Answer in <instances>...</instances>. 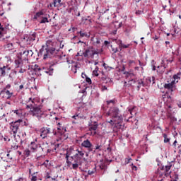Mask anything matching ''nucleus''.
Instances as JSON below:
<instances>
[{
  "label": "nucleus",
  "instance_id": "59",
  "mask_svg": "<svg viewBox=\"0 0 181 181\" xmlns=\"http://www.w3.org/2000/svg\"><path fill=\"white\" fill-rule=\"evenodd\" d=\"M18 88H19V90H23V88H24L23 84L20 85Z\"/></svg>",
  "mask_w": 181,
  "mask_h": 181
},
{
  "label": "nucleus",
  "instance_id": "10",
  "mask_svg": "<svg viewBox=\"0 0 181 181\" xmlns=\"http://www.w3.org/2000/svg\"><path fill=\"white\" fill-rule=\"evenodd\" d=\"M21 122H22V119H18L10 123L11 134L13 133V136H16V134H18V131H19V127H21Z\"/></svg>",
  "mask_w": 181,
  "mask_h": 181
},
{
  "label": "nucleus",
  "instance_id": "43",
  "mask_svg": "<svg viewBox=\"0 0 181 181\" xmlns=\"http://www.w3.org/2000/svg\"><path fill=\"white\" fill-rule=\"evenodd\" d=\"M24 155H25V156H27V158L29 157V156H30V150H29V149L25 150V151H24Z\"/></svg>",
  "mask_w": 181,
  "mask_h": 181
},
{
  "label": "nucleus",
  "instance_id": "36",
  "mask_svg": "<svg viewBox=\"0 0 181 181\" xmlns=\"http://www.w3.org/2000/svg\"><path fill=\"white\" fill-rule=\"evenodd\" d=\"M115 103H116L115 99L110 100L106 101L107 105H110V104H112V105H114V104H115Z\"/></svg>",
  "mask_w": 181,
  "mask_h": 181
},
{
  "label": "nucleus",
  "instance_id": "62",
  "mask_svg": "<svg viewBox=\"0 0 181 181\" xmlns=\"http://www.w3.org/2000/svg\"><path fill=\"white\" fill-rule=\"evenodd\" d=\"M4 30H5V28H4V27H0V32L2 33V32H4Z\"/></svg>",
  "mask_w": 181,
  "mask_h": 181
},
{
  "label": "nucleus",
  "instance_id": "26",
  "mask_svg": "<svg viewBox=\"0 0 181 181\" xmlns=\"http://www.w3.org/2000/svg\"><path fill=\"white\" fill-rule=\"evenodd\" d=\"M138 86L137 90H140L141 87H146L145 81H142L141 79L137 81Z\"/></svg>",
  "mask_w": 181,
  "mask_h": 181
},
{
  "label": "nucleus",
  "instance_id": "17",
  "mask_svg": "<svg viewBox=\"0 0 181 181\" xmlns=\"http://www.w3.org/2000/svg\"><path fill=\"white\" fill-rule=\"evenodd\" d=\"M173 82L176 84V83H179V80H180L181 73H177L175 74L173 77L171 76H168Z\"/></svg>",
  "mask_w": 181,
  "mask_h": 181
},
{
  "label": "nucleus",
  "instance_id": "46",
  "mask_svg": "<svg viewBox=\"0 0 181 181\" xmlns=\"http://www.w3.org/2000/svg\"><path fill=\"white\" fill-rule=\"evenodd\" d=\"M72 118H74V119L78 120V119H81V116H80V115H74L72 117Z\"/></svg>",
  "mask_w": 181,
  "mask_h": 181
},
{
  "label": "nucleus",
  "instance_id": "5",
  "mask_svg": "<svg viewBox=\"0 0 181 181\" xmlns=\"http://www.w3.org/2000/svg\"><path fill=\"white\" fill-rule=\"evenodd\" d=\"M172 168V163H169L167 165L159 168L156 173L158 175V178L157 181H163L165 177H169L170 176V168Z\"/></svg>",
  "mask_w": 181,
  "mask_h": 181
},
{
  "label": "nucleus",
  "instance_id": "16",
  "mask_svg": "<svg viewBox=\"0 0 181 181\" xmlns=\"http://www.w3.org/2000/svg\"><path fill=\"white\" fill-rule=\"evenodd\" d=\"M167 118L168 119H170V125L172 126L176 121H177V119L176 117H173V115L170 112L167 113Z\"/></svg>",
  "mask_w": 181,
  "mask_h": 181
},
{
  "label": "nucleus",
  "instance_id": "23",
  "mask_svg": "<svg viewBox=\"0 0 181 181\" xmlns=\"http://www.w3.org/2000/svg\"><path fill=\"white\" fill-rule=\"evenodd\" d=\"M1 94H6L8 99H9V98H11V97H12V93H11L9 90H6V88H4L1 91L0 95H1Z\"/></svg>",
  "mask_w": 181,
  "mask_h": 181
},
{
  "label": "nucleus",
  "instance_id": "58",
  "mask_svg": "<svg viewBox=\"0 0 181 181\" xmlns=\"http://www.w3.org/2000/svg\"><path fill=\"white\" fill-rule=\"evenodd\" d=\"M66 11H67V12H68L69 13H71V11H73V8H68Z\"/></svg>",
  "mask_w": 181,
  "mask_h": 181
},
{
  "label": "nucleus",
  "instance_id": "3",
  "mask_svg": "<svg viewBox=\"0 0 181 181\" xmlns=\"http://www.w3.org/2000/svg\"><path fill=\"white\" fill-rule=\"evenodd\" d=\"M57 52H59V50L53 47V42L48 40L47 41L46 45L42 46L40 49L39 54L43 57L44 60H46V59L54 57V56L57 54Z\"/></svg>",
  "mask_w": 181,
  "mask_h": 181
},
{
  "label": "nucleus",
  "instance_id": "52",
  "mask_svg": "<svg viewBox=\"0 0 181 181\" xmlns=\"http://www.w3.org/2000/svg\"><path fill=\"white\" fill-rule=\"evenodd\" d=\"M11 148H12L13 149H14V150H16V149H18V145H16V144H13V145L11 146Z\"/></svg>",
  "mask_w": 181,
  "mask_h": 181
},
{
  "label": "nucleus",
  "instance_id": "20",
  "mask_svg": "<svg viewBox=\"0 0 181 181\" xmlns=\"http://www.w3.org/2000/svg\"><path fill=\"white\" fill-rule=\"evenodd\" d=\"M57 130H58V132H59V134H61V135H63V134H64V132H66V127H63V123H62V122L57 123Z\"/></svg>",
  "mask_w": 181,
  "mask_h": 181
},
{
  "label": "nucleus",
  "instance_id": "44",
  "mask_svg": "<svg viewBox=\"0 0 181 181\" xmlns=\"http://www.w3.org/2000/svg\"><path fill=\"white\" fill-rule=\"evenodd\" d=\"M41 149H42V152H46V151L47 152H50V149H49V148L45 146V144L43 145L42 147H41Z\"/></svg>",
  "mask_w": 181,
  "mask_h": 181
},
{
  "label": "nucleus",
  "instance_id": "24",
  "mask_svg": "<svg viewBox=\"0 0 181 181\" xmlns=\"http://www.w3.org/2000/svg\"><path fill=\"white\" fill-rule=\"evenodd\" d=\"M35 40H36V33H33L27 39V42H29V43H32V42H35Z\"/></svg>",
  "mask_w": 181,
  "mask_h": 181
},
{
  "label": "nucleus",
  "instance_id": "13",
  "mask_svg": "<svg viewBox=\"0 0 181 181\" xmlns=\"http://www.w3.org/2000/svg\"><path fill=\"white\" fill-rule=\"evenodd\" d=\"M53 70L54 69L52 65H49L47 67L42 66V73H46L49 76H52V74H53Z\"/></svg>",
  "mask_w": 181,
  "mask_h": 181
},
{
  "label": "nucleus",
  "instance_id": "8",
  "mask_svg": "<svg viewBox=\"0 0 181 181\" xmlns=\"http://www.w3.org/2000/svg\"><path fill=\"white\" fill-rule=\"evenodd\" d=\"M50 134L57 135V132L54 131V129L51 127H43L40 129V136L42 138V139H46V138H47L48 135H50Z\"/></svg>",
  "mask_w": 181,
  "mask_h": 181
},
{
  "label": "nucleus",
  "instance_id": "15",
  "mask_svg": "<svg viewBox=\"0 0 181 181\" xmlns=\"http://www.w3.org/2000/svg\"><path fill=\"white\" fill-rule=\"evenodd\" d=\"M77 35H79L78 39H83V37H86V39H90V33L84 32V31H79L77 32Z\"/></svg>",
  "mask_w": 181,
  "mask_h": 181
},
{
  "label": "nucleus",
  "instance_id": "12",
  "mask_svg": "<svg viewBox=\"0 0 181 181\" xmlns=\"http://www.w3.org/2000/svg\"><path fill=\"white\" fill-rule=\"evenodd\" d=\"M81 146L88 149V152H93V150L94 149V148H93V144H91V141L88 139L84 140L81 143Z\"/></svg>",
  "mask_w": 181,
  "mask_h": 181
},
{
  "label": "nucleus",
  "instance_id": "9",
  "mask_svg": "<svg viewBox=\"0 0 181 181\" xmlns=\"http://www.w3.org/2000/svg\"><path fill=\"white\" fill-rule=\"evenodd\" d=\"M66 163H67V166L68 168H70V166H72L71 169H74V170H77V169H78V166H80V165H81V163H80V161H78V160L77 159H69V158H70V154L66 153Z\"/></svg>",
  "mask_w": 181,
  "mask_h": 181
},
{
  "label": "nucleus",
  "instance_id": "1",
  "mask_svg": "<svg viewBox=\"0 0 181 181\" xmlns=\"http://www.w3.org/2000/svg\"><path fill=\"white\" fill-rule=\"evenodd\" d=\"M105 117H110L111 119L107 120L108 124L114 126L113 131L118 132L119 129L122 128V122H124V117L121 115V111L117 107H110L109 111L106 113Z\"/></svg>",
  "mask_w": 181,
  "mask_h": 181
},
{
  "label": "nucleus",
  "instance_id": "42",
  "mask_svg": "<svg viewBox=\"0 0 181 181\" xmlns=\"http://www.w3.org/2000/svg\"><path fill=\"white\" fill-rule=\"evenodd\" d=\"M111 49L112 53H117L118 52V48L117 47H114V45H111Z\"/></svg>",
  "mask_w": 181,
  "mask_h": 181
},
{
  "label": "nucleus",
  "instance_id": "7",
  "mask_svg": "<svg viewBox=\"0 0 181 181\" xmlns=\"http://www.w3.org/2000/svg\"><path fill=\"white\" fill-rule=\"evenodd\" d=\"M66 153H68L69 156L73 155L71 156V159L72 160L77 159V160L80 161L84 158L83 151L79 149L74 150V148H70L69 151H67Z\"/></svg>",
  "mask_w": 181,
  "mask_h": 181
},
{
  "label": "nucleus",
  "instance_id": "55",
  "mask_svg": "<svg viewBox=\"0 0 181 181\" xmlns=\"http://www.w3.org/2000/svg\"><path fill=\"white\" fill-rule=\"evenodd\" d=\"M4 140L6 141L9 142V141H11V139H8V136H5V137L4 138Z\"/></svg>",
  "mask_w": 181,
  "mask_h": 181
},
{
  "label": "nucleus",
  "instance_id": "4",
  "mask_svg": "<svg viewBox=\"0 0 181 181\" xmlns=\"http://www.w3.org/2000/svg\"><path fill=\"white\" fill-rule=\"evenodd\" d=\"M16 69L18 73L22 74L26 71L28 64H29V59L18 57L14 61Z\"/></svg>",
  "mask_w": 181,
  "mask_h": 181
},
{
  "label": "nucleus",
  "instance_id": "61",
  "mask_svg": "<svg viewBox=\"0 0 181 181\" xmlns=\"http://www.w3.org/2000/svg\"><path fill=\"white\" fill-rule=\"evenodd\" d=\"M71 29H72V32H76V30H77V28L76 27H72Z\"/></svg>",
  "mask_w": 181,
  "mask_h": 181
},
{
  "label": "nucleus",
  "instance_id": "57",
  "mask_svg": "<svg viewBox=\"0 0 181 181\" xmlns=\"http://www.w3.org/2000/svg\"><path fill=\"white\" fill-rule=\"evenodd\" d=\"M4 88H6V90H9V88H11V84L6 85V86Z\"/></svg>",
  "mask_w": 181,
  "mask_h": 181
},
{
  "label": "nucleus",
  "instance_id": "6",
  "mask_svg": "<svg viewBox=\"0 0 181 181\" xmlns=\"http://www.w3.org/2000/svg\"><path fill=\"white\" fill-rule=\"evenodd\" d=\"M103 53V49H94L93 47H90L85 49V52L81 54V56H83L86 59H94V56L97 54H101Z\"/></svg>",
  "mask_w": 181,
  "mask_h": 181
},
{
  "label": "nucleus",
  "instance_id": "37",
  "mask_svg": "<svg viewBox=\"0 0 181 181\" xmlns=\"http://www.w3.org/2000/svg\"><path fill=\"white\" fill-rule=\"evenodd\" d=\"M6 47L8 49V50H12L13 49V44L12 42H8L6 45Z\"/></svg>",
  "mask_w": 181,
  "mask_h": 181
},
{
  "label": "nucleus",
  "instance_id": "48",
  "mask_svg": "<svg viewBox=\"0 0 181 181\" xmlns=\"http://www.w3.org/2000/svg\"><path fill=\"white\" fill-rule=\"evenodd\" d=\"M111 151H112V148L109 145V146L106 148L105 152H107V153H111Z\"/></svg>",
  "mask_w": 181,
  "mask_h": 181
},
{
  "label": "nucleus",
  "instance_id": "34",
  "mask_svg": "<svg viewBox=\"0 0 181 181\" xmlns=\"http://www.w3.org/2000/svg\"><path fill=\"white\" fill-rule=\"evenodd\" d=\"M129 46H132V44H128V45H125V44H122L121 47H120V50H122V49H128V47H129Z\"/></svg>",
  "mask_w": 181,
  "mask_h": 181
},
{
  "label": "nucleus",
  "instance_id": "25",
  "mask_svg": "<svg viewBox=\"0 0 181 181\" xmlns=\"http://www.w3.org/2000/svg\"><path fill=\"white\" fill-rule=\"evenodd\" d=\"M29 55V50H25L23 52H20L18 57H23L24 59H28V56Z\"/></svg>",
  "mask_w": 181,
  "mask_h": 181
},
{
  "label": "nucleus",
  "instance_id": "41",
  "mask_svg": "<svg viewBox=\"0 0 181 181\" xmlns=\"http://www.w3.org/2000/svg\"><path fill=\"white\" fill-rule=\"evenodd\" d=\"M14 114H16L18 117H22V110H15Z\"/></svg>",
  "mask_w": 181,
  "mask_h": 181
},
{
  "label": "nucleus",
  "instance_id": "32",
  "mask_svg": "<svg viewBox=\"0 0 181 181\" xmlns=\"http://www.w3.org/2000/svg\"><path fill=\"white\" fill-rule=\"evenodd\" d=\"M97 128H98V124H91L89 127V130L97 131Z\"/></svg>",
  "mask_w": 181,
  "mask_h": 181
},
{
  "label": "nucleus",
  "instance_id": "11",
  "mask_svg": "<svg viewBox=\"0 0 181 181\" xmlns=\"http://www.w3.org/2000/svg\"><path fill=\"white\" fill-rule=\"evenodd\" d=\"M175 84L173 81L170 79V77L167 76L166 83L163 85V87L165 90H168L170 93H173V91L176 90V86Z\"/></svg>",
  "mask_w": 181,
  "mask_h": 181
},
{
  "label": "nucleus",
  "instance_id": "22",
  "mask_svg": "<svg viewBox=\"0 0 181 181\" xmlns=\"http://www.w3.org/2000/svg\"><path fill=\"white\" fill-rule=\"evenodd\" d=\"M100 81H103V84H111L112 83V81L111 78L107 77V76H102L100 78Z\"/></svg>",
  "mask_w": 181,
  "mask_h": 181
},
{
  "label": "nucleus",
  "instance_id": "53",
  "mask_svg": "<svg viewBox=\"0 0 181 181\" xmlns=\"http://www.w3.org/2000/svg\"><path fill=\"white\" fill-rule=\"evenodd\" d=\"M124 74H127V77H129V76H134V74L129 72H124Z\"/></svg>",
  "mask_w": 181,
  "mask_h": 181
},
{
  "label": "nucleus",
  "instance_id": "49",
  "mask_svg": "<svg viewBox=\"0 0 181 181\" xmlns=\"http://www.w3.org/2000/svg\"><path fill=\"white\" fill-rule=\"evenodd\" d=\"M101 90H102V91H105V90H107V86H105V85H104V83H103Z\"/></svg>",
  "mask_w": 181,
  "mask_h": 181
},
{
  "label": "nucleus",
  "instance_id": "39",
  "mask_svg": "<svg viewBox=\"0 0 181 181\" xmlns=\"http://www.w3.org/2000/svg\"><path fill=\"white\" fill-rule=\"evenodd\" d=\"M95 172H97V169L95 167L93 170H89L88 171V175H94Z\"/></svg>",
  "mask_w": 181,
  "mask_h": 181
},
{
  "label": "nucleus",
  "instance_id": "31",
  "mask_svg": "<svg viewBox=\"0 0 181 181\" xmlns=\"http://www.w3.org/2000/svg\"><path fill=\"white\" fill-rule=\"evenodd\" d=\"M53 5L54 7L60 6L62 5V0H54Z\"/></svg>",
  "mask_w": 181,
  "mask_h": 181
},
{
  "label": "nucleus",
  "instance_id": "21",
  "mask_svg": "<svg viewBox=\"0 0 181 181\" xmlns=\"http://www.w3.org/2000/svg\"><path fill=\"white\" fill-rule=\"evenodd\" d=\"M38 147H39V146L35 141L31 142L29 146V148H30L31 152H37Z\"/></svg>",
  "mask_w": 181,
  "mask_h": 181
},
{
  "label": "nucleus",
  "instance_id": "14",
  "mask_svg": "<svg viewBox=\"0 0 181 181\" xmlns=\"http://www.w3.org/2000/svg\"><path fill=\"white\" fill-rule=\"evenodd\" d=\"M11 70V67H8V66H4L3 67L0 68V76L1 77H5L6 76V73Z\"/></svg>",
  "mask_w": 181,
  "mask_h": 181
},
{
  "label": "nucleus",
  "instance_id": "54",
  "mask_svg": "<svg viewBox=\"0 0 181 181\" xmlns=\"http://www.w3.org/2000/svg\"><path fill=\"white\" fill-rule=\"evenodd\" d=\"M177 179H179V175L175 174L174 175V180H177Z\"/></svg>",
  "mask_w": 181,
  "mask_h": 181
},
{
  "label": "nucleus",
  "instance_id": "38",
  "mask_svg": "<svg viewBox=\"0 0 181 181\" xmlns=\"http://www.w3.org/2000/svg\"><path fill=\"white\" fill-rule=\"evenodd\" d=\"M36 173H34L33 174L31 175V181H37V177L35 175Z\"/></svg>",
  "mask_w": 181,
  "mask_h": 181
},
{
  "label": "nucleus",
  "instance_id": "30",
  "mask_svg": "<svg viewBox=\"0 0 181 181\" xmlns=\"http://www.w3.org/2000/svg\"><path fill=\"white\" fill-rule=\"evenodd\" d=\"M101 148H103V144L96 143L93 149H95V151H101Z\"/></svg>",
  "mask_w": 181,
  "mask_h": 181
},
{
  "label": "nucleus",
  "instance_id": "45",
  "mask_svg": "<svg viewBox=\"0 0 181 181\" xmlns=\"http://www.w3.org/2000/svg\"><path fill=\"white\" fill-rule=\"evenodd\" d=\"M116 43L117 45H118L119 47H120L121 46H122V40H116Z\"/></svg>",
  "mask_w": 181,
  "mask_h": 181
},
{
  "label": "nucleus",
  "instance_id": "56",
  "mask_svg": "<svg viewBox=\"0 0 181 181\" xmlns=\"http://www.w3.org/2000/svg\"><path fill=\"white\" fill-rule=\"evenodd\" d=\"M136 13H137L138 15H142V14L144 13V11H136Z\"/></svg>",
  "mask_w": 181,
  "mask_h": 181
},
{
  "label": "nucleus",
  "instance_id": "40",
  "mask_svg": "<svg viewBox=\"0 0 181 181\" xmlns=\"http://www.w3.org/2000/svg\"><path fill=\"white\" fill-rule=\"evenodd\" d=\"M34 70H35V71H42V68H40V67H39V65L35 64L34 66Z\"/></svg>",
  "mask_w": 181,
  "mask_h": 181
},
{
  "label": "nucleus",
  "instance_id": "18",
  "mask_svg": "<svg viewBox=\"0 0 181 181\" xmlns=\"http://www.w3.org/2000/svg\"><path fill=\"white\" fill-rule=\"evenodd\" d=\"M151 83H152V84H155V77L154 76L147 77L145 79L144 84H145L146 87H148V86H150Z\"/></svg>",
  "mask_w": 181,
  "mask_h": 181
},
{
  "label": "nucleus",
  "instance_id": "47",
  "mask_svg": "<svg viewBox=\"0 0 181 181\" xmlns=\"http://www.w3.org/2000/svg\"><path fill=\"white\" fill-rule=\"evenodd\" d=\"M131 160H132V158H125V164L128 165V163H129V162H131Z\"/></svg>",
  "mask_w": 181,
  "mask_h": 181
},
{
  "label": "nucleus",
  "instance_id": "50",
  "mask_svg": "<svg viewBox=\"0 0 181 181\" xmlns=\"http://www.w3.org/2000/svg\"><path fill=\"white\" fill-rule=\"evenodd\" d=\"M132 170L136 171L138 170V168L135 165H134V163H132Z\"/></svg>",
  "mask_w": 181,
  "mask_h": 181
},
{
  "label": "nucleus",
  "instance_id": "27",
  "mask_svg": "<svg viewBox=\"0 0 181 181\" xmlns=\"http://www.w3.org/2000/svg\"><path fill=\"white\" fill-rule=\"evenodd\" d=\"M157 69H159V73L162 74V73H165V69H166V66H165V64H163V61H162L161 66H158Z\"/></svg>",
  "mask_w": 181,
  "mask_h": 181
},
{
  "label": "nucleus",
  "instance_id": "60",
  "mask_svg": "<svg viewBox=\"0 0 181 181\" xmlns=\"http://www.w3.org/2000/svg\"><path fill=\"white\" fill-rule=\"evenodd\" d=\"M176 144H177V141H175L173 144V146H174V148H176Z\"/></svg>",
  "mask_w": 181,
  "mask_h": 181
},
{
  "label": "nucleus",
  "instance_id": "19",
  "mask_svg": "<svg viewBox=\"0 0 181 181\" xmlns=\"http://www.w3.org/2000/svg\"><path fill=\"white\" fill-rule=\"evenodd\" d=\"M90 40L93 42V46H98L101 45V38L98 37H93Z\"/></svg>",
  "mask_w": 181,
  "mask_h": 181
},
{
  "label": "nucleus",
  "instance_id": "2",
  "mask_svg": "<svg viewBox=\"0 0 181 181\" xmlns=\"http://www.w3.org/2000/svg\"><path fill=\"white\" fill-rule=\"evenodd\" d=\"M25 108L30 110L29 114L32 117H36L37 118H42L44 115L43 110H42V106H40V102L36 98H28L25 103Z\"/></svg>",
  "mask_w": 181,
  "mask_h": 181
},
{
  "label": "nucleus",
  "instance_id": "35",
  "mask_svg": "<svg viewBox=\"0 0 181 181\" xmlns=\"http://www.w3.org/2000/svg\"><path fill=\"white\" fill-rule=\"evenodd\" d=\"M98 70H99L98 66H96L93 71V75L95 76V77H98Z\"/></svg>",
  "mask_w": 181,
  "mask_h": 181
},
{
  "label": "nucleus",
  "instance_id": "51",
  "mask_svg": "<svg viewBox=\"0 0 181 181\" xmlns=\"http://www.w3.org/2000/svg\"><path fill=\"white\" fill-rule=\"evenodd\" d=\"M86 83H88V84H91V78L86 77Z\"/></svg>",
  "mask_w": 181,
  "mask_h": 181
},
{
  "label": "nucleus",
  "instance_id": "33",
  "mask_svg": "<svg viewBox=\"0 0 181 181\" xmlns=\"http://www.w3.org/2000/svg\"><path fill=\"white\" fill-rule=\"evenodd\" d=\"M40 23H49V18H47V17H42V20L40 21Z\"/></svg>",
  "mask_w": 181,
  "mask_h": 181
},
{
  "label": "nucleus",
  "instance_id": "64",
  "mask_svg": "<svg viewBox=\"0 0 181 181\" xmlns=\"http://www.w3.org/2000/svg\"><path fill=\"white\" fill-rule=\"evenodd\" d=\"M105 165H100V169H105Z\"/></svg>",
  "mask_w": 181,
  "mask_h": 181
},
{
  "label": "nucleus",
  "instance_id": "28",
  "mask_svg": "<svg viewBox=\"0 0 181 181\" xmlns=\"http://www.w3.org/2000/svg\"><path fill=\"white\" fill-rule=\"evenodd\" d=\"M163 136L164 138V144H169L170 145V138L168 137V134H163Z\"/></svg>",
  "mask_w": 181,
  "mask_h": 181
},
{
  "label": "nucleus",
  "instance_id": "63",
  "mask_svg": "<svg viewBox=\"0 0 181 181\" xmlns=\"http://www.w3.org/2000/svg\"><path fill=\"white\" fill-rule=\"evenodd\" d=\"M104 45H105V46H107V45H110V42H108V41H105V42H104Z\"/></svg>",
  "mask_w": 181,
  "mask_h": 181
},
{
  "label": "nucleus",
  "instance_id": "29",
  "mask_svg": "<svg viewBox=\"0 0 181 181\" xmlns=\"http://www.w3.org/2000/svg\"><path fill=\"white\" fill-rule=\"evenodd\" d=\"M44 13L43 11H40L36 13V14L34 16L33 19L34 21H36L38 18H40V16H43Z\"/></svg>",
  "mask_w": 181,
  "mask_h": 181
}]
</instances>
